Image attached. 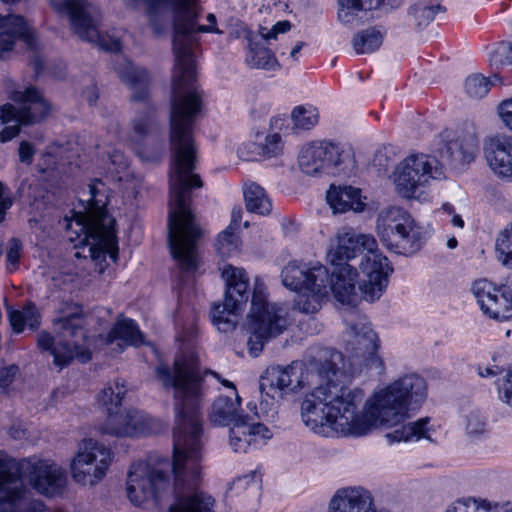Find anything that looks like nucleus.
Wrapping results in <instances>:
<instances>
[{
  "label": "nucleus",
  "mask_w": 512,
  "mask_h": 512,
  "mask_svg": "<svg viewBox=\"0 0 512 512\" xmlns=\"http://www.w3.org/2000/svg\"><path fill=\"white\" fill-rule=\"evenodd\" d=\"M113 69L118 74L122 82L129 85L133 94L131 99L139 102L141 107L132 121V130L134 137L138 140L148 135L156 124L155 106L148 99V85L150 76L146 69L134 66L128 59L121 55H116L113 63Z\"/></svg>",
  "instance_id": "obj_11"
},
{
  "label": "nucleus",
  "mask_w": 512,
  "mask_h": 512,
  "mask_svg": "<svg viewBox=\"0 0 512 512\" xmlns=\"http://www.w3.org/2000/svg\"><path fill=\"white\" fill-rule=\"evenodd\" d=\"M0 58L5 59L6 53L13 50L15 41L22 39L29 49H35V37L31 27L20 15L0 14Z\"/></svg>",
  "instance_id": "obj_18"
},
{
  "label": "nucleus",
  "mask_w": 512,
  "mask_h": 512,
  "mask_svg": "<svg viewBox=\"0 0 512 512\" xmlns=\"http://www.w3.org/2000/svg\"><path fill=\"white\" fill-rule=\"evenodd\" d=\"M315 273L320 279L315 287L300 291L294 301V307L305 314H314L321 309L322 302L328 296V270L318 268Z\"/></svg>",
  "instance_id": "obj_21"
},
{
  "label": "nucleus",
  "mask_w": 512,
  "mask_h": 512,
  "mask_svg": "<svg viewBox=\"0 0 512 512\" xmlns=\"http://www.w3.org/2000/svg\"><path fill=\"white\" fill-rule=\"evenodd\" d=\"M278 34L279 33L277 31L273 30V26L270 29H267L264 27L260 28V35H261L262 40H266V41L275 40V39H277Z\"/></svg>",
  "instance_id": "obj_53"
},
{
  "label": "nucleus",
  "mask_w": 512,
  "mask_h": 512,
  "mask_svg": "<svg viewBox=\"0 0 512 512\" xmlns=\"http://www.w3.org/2000/svg\"><path fill=\"white\" fill-rule=\"evenodd\" d=\"M109 159L117 169H124L128 166L127 160L122 152L113 150L112 153L108 152Z\"/></svg>",
  "instance_id": "obj_50"
},
{
  "label": "nucleus",
  "mask_w": 512,
  "mask_h": 512,
  "mask_svg": "<svg viewBox=\"0 0 512 512\" xmlns=\"http://www.w3.org/2000/svg\"><path fill=\"white\" fill-rule=\"evenodd\" d=\"M226 283L223 303H213L211 321L219 332L228 333L235 329L239 313L246 306L250 296L249 281L244 269L225 265L221 273Z\"/></svg>",
  "instance_id": "obj_10"
},
{
  "label": "nucleus",
  "mask_w": 512,
  "mask_h": 512,
  "mask_svg": "<svg viewBox=\"0 0 512 512\" xmlns=\"http://www.w3.org/2000/svg\"><path fill=\"white\" fill-rule=\"evenodd\" d=\"M430 418L424 417L413 422H408L385 435L389 444L399 442L418 441L426 439L432 441Z\"/></svg>",
  "instance_id": "obj_26"
},
{
  "label": "nucleus",
  "mask_w": 512,
  "mask_h": 512,
  "mask_svg": "<svg viewBox=\"0 0 512 512\" xmlns=\"http://www.w3.org/2000/svg\"><path fill=\"white\" fill-rule=\"evenodd\" d=\"M242 219V209L241 207H234L231 212V221L228 225L227 229L238 231L240 228V222Z\"/></svg>",
  "instance_id": "obj_51"
},
{
  "label": "nucleus",
  "mask_w": 512,
  "mask_h": 512,
  "mask_svg": "<svg viewBox=\"0 0 512 512\" xmlns=\"http://www.w3.org/2000/svg\"><path fill=\"white\" fill-rule=\"evenodd\" d=\"M495 82L497 81L493 79V76L491 78H487L482 74H472L466 78L464 89L469 97L480 99L488 93Z\"/></svg>",
  "instance_id": "obj_37"
},
{
  "label": "nucleus",
  "mask_w": 512,
  "mask_h": 512,
  "mask_svg": "<svg viewBox=\"0 0 512 512\" xmlns=\"http://www.w3.org/2000/svg\"><path fill=\"white\" fill-rule=\"evenodd\" d=\"M318 110L313 106H296L291 119L297 130H310L318 123Z\"/></svg>",
  "instance_id": "obj_38"
},
{
  "label": "nucleus",
  "mask_w": 512,
  "mask_h": 512,
  "mask_svg": "<svg viewBox=\"0 0 512 512\" xmlns=\"http://www.w3.org/2000/svg\"><path fill=\"white\" fill-rule=\"evenodd\" d=\"M458 245V242H457V239L455 237H452L450 239H448L447 241V247L450 248V249H454L456 248Z\"/></svg>",
  "instance_id": "obj_62"
},
{
  "label": "nucleus",
  "mask_w": 512,
  "mask_h": 512,
  "mask_svg": "<svg viewBox=\"0 0 512 512\" xmlns=\"http://www.w3.org/2000/svg\"><path fill=\"white\" fill-rule=\"evenodd\" d=\"M478 150V140L474 134L467 133L446 144L448 158L461 163H470Z\"/></svg>",
  "instance_id": "obj_30"
},
{
  "label": "nucleus",
  "mask_w": 512,
  "mask_h": 512,
  "mask_svg": "<svg viewBox=\"0 0 512 512\" xmlns=\"http://www.w3.org/2000/svg\"><path fill=\"white\" fill-rule=\"evenodd\" d=\"M327 202L334 213L363 211L365 202L362 200L361 190L352 186H331L326 195Z\"/></svg>",
  "instance_id": "obj_23"
},
{
  "label": "nucleus",
  "mask_w": 512,
  "mask_h": 512,
  "mask_svg": "<svg viewBox=\"0 0 512 512\" xmlns=\"http://www.w3.org/2000/svg\"><path fill=\"white\" fill-rule=\"evenodd\" d=\"M318 268L326 267L321 264L289 262L282 270V282L285 287L296 292L315 287L317 282H320L315 275Z\"/></svg>",
  "instance_id": "obj_20"
},
{
  "label": "nucleus",
  "mask_w": 512,
  "mask_h": 512,
  "mask_svg": "<svg viewBox=\"0 0 512 512\" xmlns=\"http://www.w3.org/2000/svg\"><path fill=\"white\" fill-rule=\"evenodd\" d=\"M7 199H12L8 194V188L2 182H0V202H3Z\"/></svg>",
  "instance_id": "obj_59"
},
{
  "label": "nucleus",
  "mask_w": 512,
  "mask_h": 512,
  "mask_svg": "<svg viewBox=\"0 0 512 512\" xmlns=\"http://www.w3.org/2000/svg\"><path fill=\"white\" fill-rule=\"evenodd\" d=\"M442 209L447 212L448 214H455L454 213V207L450 203H444L442 205Z\"/></svg>",
  "instance_id": "obj_61"
},
{
  "label": "nucleus",
  "mask_w": 512,
  "mask_h": 512,
  "mask_svg": "<svg viewBox=\"0 0 512 512\" xmlns=\"http://www.w3.org/2000/svg\"><path fill=\"white\" fill-rule=\"evenodd\" d=\"M24 479L47 497L61 495L68 482L66 470L50 460L15 462L0 451V512H49L41 500L32 498Z\"/></svg>",
  "instance_id": "obj_2"
},
{
  "label": "nucleus",
  "mask_w": 512,
  "mask_h": 512,
  "mask_svg": "<svg viewBox=\"0 0 512 512\" xmlns=\"http://www.w3.org/2000/svg\"><path fill=\"white\" fill-rule=\"evenodd\" d=\"M241 398L235 393V398L219 396L212 404L209 412L210 422L217 426H232L238 419H245L248 416L238 413Z\"/></svg>",
  "instance_id": "obj_25"
},
{
  "label": "nucleus",
  "mask_w": 512,
  "mask_h": 512,
  "mask_svg": "<svg viewBox=\"0 0 512 512\" xmlns=\"http://www.w3.org/2000/svg\"><path fill=\"white\" fill-rule=\"evenodd\" d=\"M113 453L104 444L94 439H83L71 460L73 480L83 486H94L106 475Z\"/></svg>",
  "instance_id": "obj_14"
},
{
  "label": "nucleus",
  "mask_w": 512,
  "mask_h": 512,
  "mask_svg": "<svg viewBox=\"0 0 512 512\" xmlns=\"http://www.w3.org/2000/svg\"><path fill=\"white\" fill-rule=\"evenodd\" d=\"M445 11V7L440 4L427 5L423 3H417L409 8L408 13L415 18L418 26H426L434 20L438 12Z\"/></svg>",
  "instance_id": "obj_41"
},
{
  "label": "nucleus",
  "mask_w": 512,
  "mask_h": 512,
  "mask_svg": "<svg viewBox=\"0 0 512 512\" xmlns=\"http://www.w3.org/2000/svg\"><path fill=\"white\" fill-rule=\"evenodd\" d=\"M265 290L264 283L256 277L251 294V309L248 314L250 336L247 346L252 357H258L265 343L282 334L287 325L284 310L277 304L266 301Z\"/></svg>",
  "instance_id": "obj_6"
},
{
  "label": "nucleus",
  "mask_w": 512,
  "mask_h": 512,
  "mask_svg": "<svg viewBox=\"0 0 512 512\" xmlns=\"http://www.w3.org/2000/svg\"><path fill=\"white\" fill-rule=\"evenodd\" d=\"M486 418L478 410L470 412L467 416L466 430L469 434L477 435L485 431Z\"/></svg>",
  "instance_id": "obj_43"
},
{
  "label": "nucleus",
  "mask_w": 512,
  "mask_h": 512,
  "mask_svg": "<svg viewBox=\"0 0 512 512\" xmlns=\"http://www.w3.org/2000/svg\"><path fill=\"white\" fill-rule=\"evenodd\" d=\"M315 150H320V161L323 162L325 174H334V169L343 164L352 156L351 150L343 147L339 143L331 141L312 142Z\"/></svg>",
  "instance_id": "obj_28"
},
{
  "label": "nucleus",
  "mask_w": 512,
  "mask_h": 512,
  "mask_svg": "<svg viewBox=\"0 0 512 512\" xmlns=\"http://www.w3.org/2000/svg\"><path fill=\"white\" fill-rule=\"evenodd\" d=\"M497 385L500 399L512 407V372H508L503 379H498Z\"/></svg>",
  "instance_id": "obj_45"
},
{
  "label": "nucleus",
  "mask_w": 512,
  "mask_h": 512,
  "mask_svg": "<svg viewBox=\"0 0 512 512\" xmlns=\"http://www.w3.org/2000/svg\"><path fill=\"white\" fill-rule=\"evenodd\" d=\"M40 312L32 301H27L22 310L8 308V319L14 333L20 334L25 326L36 330L40 326Z\"/></svg>",
  "instance_id": "obj_29"
},
{
  "label": "nucleus",
  "mask_w": 512,
  "mask_h": 512,
  "mask_svg": "<svg viewBox=\"0 0 512 512\" xmlns=\"http://www.w3.org/2000/svg\"><path fill=\"white\" fill-rule=\"evenodd\" d=\"M84 97H85V99L87 100V102L89 103L90 106H93L94 104H96L97 99H98L97 88L95 86L88 87L84 91Z\"/></svg>",
  "instance_id": "obj_52"
},
{
  "label": "nucleus",
  "mask_w": 512,
  "mask_h": 512,
  "mask_svg": "<svg viewBox=\"0 0 512 512\" xmlns=\"http://www.w3.org/2000/svg\"><path fill=\"white\" fill-rule=\"evenodd\" d=\"M50 4L58 14L68 17L73 32L81 40L107 52L121 50L118 38L100 31L102 14L97 5L88 0H50Z\"/></svg>",
  "instance_id": "obj_8"
},
{
  "label": "nucleus",
  "mask_w": 512,
  "mask_h": 512,
  "mask_svg": "<svg viewBox=\"0 0 512 512\" xmlns=\"http://www.w3.org/2000/svg\"><path fill=\"white\" fill-rule=\"evenodd\" d=\"M291 22L288 20L278 21L273 25V30L277 31L279 34H284L291 29Z\"/></svg>",
  "instance_id": "obj_54"
},
{
  "label": "nucleus",
  "mask_w": 512,
  "mask_h": 512,
  "mask_svg": "<svg viewBox=\"0 0 512 512\" xmlns=\"http://www.w3.org/2000/svg\"><path fill=\"white\" fill-rule=\"evenodd\" d=\"M22 243L17 238H12L9 242V248L7 251L6 259H7V269L9 271H14L18 267L19 259L22 251Z\"/></svg>",
  "instance_id": "obj_44"
},
{
  "label": "nucleus",
  "mask_w": 512,
  "mask_h": 512,
  "mask_svg": "<svg viewBox=\"0 0 512 512\" xmlns=\"http://www.w3.org/2000/svg\"><path fill=\"white\" fill-rule=\"evenodd\" d=\"M357 272L351 265L334 267L328 275V292L331 291L337 301L352 304L355 299V282Z\"/></svg>",
  "instance_id": "obj_22"
},
{
  "label": "nucleus",
  "mask_w": 512,
  "mask_h": 512,
  "mask_svg": "<svg viewBox=\"0 0 512 512\" xmlns=\"http://www.w3.org/2000/svg\"><path fill=\"white\" fill-rule=\"evenodd\" d=\"M491 170L500 178L512 180V138L497 135L489 139L484 148Z\"/></svg>",
  "instance_id": "obj_19"
},
{
  "label": "nucleus",
  "mask_w": 512,
  "mask_h": 512,
  "mask_svg": "<svg viewBox=\"0 0 512 512\" xmlns=\"http://www.w3.org/2000/svg\"><path fill=\"white\" fill-rule=\"evenodd\" d=\"M490 66L495 69L493 79L501 84H512V44L500 42L489 58Z\"/></svg>",
  "instance_id": "obj_27"
},
{
  "label": "nucleus",
  "mask_w": 512,
  "mask_h": 512,
  "mask_svg": "<svg viewBox=\"0 0 512 512\" xmlns=\"http://www.w3.org/2000/svg\"><path fill=\"white\" fill-rule=\"evenodd\" d=\"M116 341H120V343H117V346L122 351L126 346L138 347L142 345L144 343V335L134 320L119 317L107 335V342L109 344H113Z\"/></svg>",
  "instance_id": "obj_24"
},
{
  "label": "nucleus",
  "mask_w": 512,
  "mask_h": 512,
  "mask_svg": "<svg viewBox=\"0 0 512 512\" xmlns=\"http://www.w3.org/2000/svg\"><path fill=\"white\" fill-rule=\"evenodd\" d=\"M471 292L485 315L501 321L512 317V273L498 287L486 279L477 280Z\"/></svg>",
  "instance_id": "obj_15"
},
{
  "label": "nucleus",
  "mask_w": 512,
  "mask_h": 512,
  "mask_svg": "<svg viewBox=\"0 0 512 512\" xmlns=\"http://www.w3.org/2000/svg\"><path fill=\"white\" fill-rule=\"evenodd\" d=\"M495 251L499 261L512 267V222L497 237Z\"/></svg>",
  "instance_id": "obj_40"
},
{
  "label": "nucleus",
  "mask_w": 512,
  "mask_h": 512,
  "mask_svg": "<svg viewBox=\"0 0 512 512\" xmlns=\"http://www.w3.org/2000/svg\"><path fill=\"white\" fill-rule=\"evenodd\" d=\"M54 326L59 334V341L49 332L42 331L37 335V346L41 352H48L53 356L55 366L64 368L75 357L82 363L91 360L87 322L80 309L55 319Z\"/></svg>",
  "instance_id": "obj_4"
},
{
  "label": "nucleus",
  "mask_w": 512,
  "mask_h": 512,
  "mask_svg": "<svg viewBox=\"0 0 512 512\" xmlns=\"http://www.w3.org/2000/svg\"><path fill=\"white\" fill-rule=\"evenodd\" d=\"M126 394L124 382L109 383L98 395L97 401L107 412L106 422L99 426V432L115 437H136L150 433L146 416L138 410H120Z\"/></svg>",
  "instance_id": "obj_9"
},
{
  "label": "nucleus",
  "mask_w": 512,
  "mask_h": 512,
  "mask_svg": "<svg viewBox=\"0 0 512 512\" xmlns=\"http://www.w3.org/2000/svg\"><path fill=\"white\" fill-rule=\"evenodd\" d=\"M35 150L28 141H22L19 145L18 155L22 163L31 164Z\"/></svg>",
  "instance_id": "obj_48"
},
{
  "label": "nucleus",
  "mask_w": 512,
  "mask_h": 512,
  "mask_svg": "<svg viewBox=\"0 0 512 512\" xmlns=\"http://www.w3.org/2000/svg\"><path fill=\"white\" fill-rule=\"evenodd\" d=\"M259 390L261 393L259 411H256L255 415L259 418H265L266 420H273L277 414L279 401L283 396L272 391Z\"/></svg>",
  "instance_id": "obj_39"
},
{
  "label": "nucleus",
  "mask_w": 512,
  "mask_h": 512,
  "mask_svg": "<svg viewBox=\"0 0 512 512\" xmlns=\"http://www.w3.org/2000/svg\"><path fill=\"white\" fill-rule=\"evenodd\" d=\"M301 364L294 362L285 367L273 366L261 376L259 389L283 396L303 387Z\"/></svg>",
  "instance_id": "obj_16"
},
{
  "label": "nucleus",
  "mask_w": 512,
  "mask_h": 512,
  "mask_svg": "<svg viewBox=\"0 0 512 512\" xmlns=\"http://www.w3.org/2000/svg\"><path fill=\"white\" fill-rule=\"evenodd\" d=\"M338 18L344 24H352L361 11L371 10V0H338Z\"/></svg>",
  "instance_id": "obj_35"
},
{
  "label": "nucleus",
  "mask_w": 512,
  "mask_h": 512,
  "mask_svg": "<svg viewBox=\"0 0 512 512\" xmlns=\"http://www.w3.org/2000/svg\"><path fill=\"white\" fill-rule=\"evenodd\" d=\"M451 223H452L453 226L458 227V228H463L464 227V220L458 214H453L452 219H451Z\"/></svg>",
  "instance_id": "obj_58"
},
{
  "label": "nucleus",
  "mask_w": 512,
  "mask_h": 512,
  "mask_svg": "<svg viewBox=\"0 0 512 512\" xmlns=\"http://www.w3.org/2000/svg\"><path fill=\"white\" fill-rule=\"evenodd\" d=\"M261 154L264 157H274L278 155L282 150V140L279 134L268 135L265 138V143L260 145Z\"/></svg>",
  "instance_id": "obj_42"
},
{
  "label": "nucleus",
  "mask_w": 512,
  "mask_h": 512,
  "mask_svg": "<svg viewBox=\"0 0 512 512\" xmlns=\"http://www.w3.org/2000/svg\"><path fill=\"white\" fill-rule=\"evenodd\" d=\"M320 153V150L314 149L312 142L305 145L298 156L300 170L310 176L325 174L323 162L319 158Z\"/></svg>",
  "instance_id": "obj_34"
},
{
  "label": "nucleus",
  "mask_w": 512,
  "mask_h": 512,
  "mask_svg": "<svg viewBox=\"0 0 512 512\" xmlns=\"http://www.w3.org/2000/svg\"><path fill=\"white\" fill-rule=\"evenodd\" d=\"M401 0H371V10L379 9L385 12L398 8Z\"/></svg>",
  "instance_id": "obj_49"
},
{
  "label": "nucleus",
  "mask_w": 512,
  "mask_h": 512,
  "mask_svg": "<svg viewBox=\"0 0 512 512\" xmlns=\"http://www.w3.org/2000/svg\"><path fill=\"white\" fill-rule=\"evenodd\" d=\"M11 99L20 104L16 109L12 104L0 106V120L2 124L14 121V125L6 126L0 132V142L12 140L20 132V125H30L43 120L50 111L49 104L35 87H28L24 91H14Z\"/></svg>",
  "instance_id": "obj_13"
},
{
  "label": "nucleus",
  "mask_w": 512,
  "mask_h": 512,
  "mask_svg": "<svg viewBox=\"0 0 512 512\" xmlns=\"http://www.w3.org/2000/svg\"><path fill=\"white\" fill-rule=\"evenodd\" d=\"M71 226H72V222L68 223L67 224V229H71Z\"/></svg>",
  "instance_id": "obj_64"
},
{
  "label": "nucleus",
  "mask_w": 512,
  "mask_h": 512,
  "mask_svg": "<svg viewBox=\"0 0 512 512\" xmlns=\"http://www.w3.org/2000/svg\"><path fill=\"white\" fill-rule=\"evenodd\" d=\"M241 241L237 231L224 229L215 241V249L221 257H230L238 251Z\"/></svg>",
  "instance_id": "obj_36"
},
{
  "label": "nucleus",
  "mask_w": 512,
  "mask_h": 512,
  "mask_svg": "<svg viewBox=\"0 0 512 512\" xmlns=\"http://www.w3.org/2000/svg\"><path fill=\"white\" fill-rule=\"evenodd\" d=\"M305 43L302 42V41H299L298 43H296V45L292 48V50L290 51V57L294 60H297V56L299 54V52L301 51V49L304 47Z\"/></svg>",
  "instance_id": "obj_57"
},
{
  "label": "nucleus",
  "mask_w": 512,
  "mask_h": 512,
  "mask_svg": "<svg viewBox=\"0 0 512 512\" xmlns=\"http://www.w3.org/2000/svg\"><path fill=\"white\" fill-rule=\"evenodd\" d=\"M498 113L503 124L512 132V98L500 103Z\"/></svg>",
  "instance_id": "obj_47"
},
{
  "label": "nucleus",
  "mask_w": 512,
  "mask_h": 512,
  "mask_svg": "<svg viewBox=\"0 0 512 512\" xmlns=\"http://www.w3.org/2000/svg\"><path fill=\"white\" fill-rule=\"evenodd\" d=\"M444 176L443 166L434 156L412 154L405 158L396 168L394 182L398 193L405 198L421 199L424 188L432 180H441Z\"/></svg>",
  "instance_id": "obj_12"
},
{
  "label": "nucleus",
  "mask_w": 512,
  "mask_h": 512,
  "mask_svg": "<svg viewBox=\"0 0 512 512\" xmlns=\"http://www.w3.org/2000/svg\"><path fill=\"white\" fill-rule=\"evenodd\" d=\"M344 322L348 367L340 351L321 350L317 370L325 383L302 401V422L316 434H324L330 428L354 437L364 436L375 427L397 426L409 417V411L418 410L425 402L426 380L418 373H407L375 390L366 400L363 389L342 384L338 377L343 374L385 373L384 360L378 354L380 341L367 318L350 308Z\"/></svg>",
  "instance_id": "obj_1"
},
{
  "label": "nucleus",
  "mask_w": 512,
  "mask_h": 512,
  "mask_svg": "<svg viewBox=\"0 0 512 512\" xmlns=\"http://www.w3.org/2000/svg\"><path fill=\"white\" fill-rule=\"evenodd\" d=\"M100 180H95L88 185L89 198L86 200L87 214L75 213L74 222L78 229V235H83L91 247L90 252L93 258L109 254L110 258L116 261L118 258V242L115 231V220L107 221L105 216V196L98 189Z\"/></svg>",
  "instance_id": "obj_5"
},
{
  "label": "nucleus",
  "mask_w": 512,
  "mask_h": 512,
  "mask_svg": "<svg viewBox=\"0 0 512 512\" xmlns=\"http://www.w3.org/2000/svg\"><path fill=\"white\" fill-rule=\"evenodd\" d=\"M18 372L16 365H10L8 367L0 368V389L5 391L14 381V378Z\"/></svg>",
  "instance_id": "obj_46"
},
{
  "label": "nucleus",
  "mask_w": 512,
  "mask_h": 512,
  "mask_svg": "<svg viewBox=\"0 0 512 512\" xmlns=\"http://www.w3.org/2000/svg\"><path fill=\"white\" fill-rule=\"evenodd\" d=\"M221 383H222L225 387L231 388V389L234 391V394H235V393H237V392H236L235 385H234L231 381L224 379V380H221Z\"/></svg>",
  "instance_id": "obj_63"
},
{
  "label": "nucleus",
  "mask_w": 512,
  "mask_h": 512,
  "mask_svg": "<svg viewBox=\"0 0 512 512\" xmlns=\"http://www.w3.org/2000/svg\"><path fill=\"white\" fill-rule=\"evenodd\" d=\"M245 62L250 68L274 70L279 66L273 52L263 42L248 39Z\"/></svg>",
  "instance_id": "obj_31"
},
{
  "label": "nucleus",
  "mask_w": 512,
  "mask_h": 512,
  "mask_svg": "<svg viewBox=\"0 0 512 512\" xmlns=\"http://www.w3.org/2000/svg\"><path fill=\"white\" fill-rule=\"evenodd\" d=\"M358 255H362L359 268L363 274L359 289L366 301L374 302L386 290L393 272L388 258L377 251L374 237L354 232L341 233L336 245L329 250L328 259L334 267H341L349 265L348 262Z\"/></svg>",
  "instance_id": "obj_3"
},
{
  "label": "nucleus",
  "mask_w": 512,
  "mask_h": 512,
  "mask_svg": "<svg viewBox=\"0 0 512 512\" xmlns=\"http://www.w3.org/2000/svg\"><path fill=\"white\" fill-rule=\"evenodd\" d=\"M249 417L238 419L229 429V443L235 452L246 453L250 447L264 445L272 432L261 423H249Z\"/></svg>",
  "instance_id": "obj_17"
},
{
  "label": "nucleus",
  "mask_w": 512,
  "mask_h": 512,
  "mask_svg": "<svg viewBox=\"0 0 512 512\" xmlns=\"http://www.w3.org/2000/svg\"><path fill=\"white\" fill-rule=\"evenodd\" d=\"M386 30L373 26L356 33L351 44L356 54H369L377 51L383 43Z\"/></svg>",
  "instance_id": "obj_32"
},
{
  "label": "nucleus",
  "mask_w": 512,
  "mask_h": 512,
  "mask_svg": "<svg viewBox=\"0 0 512 512\" xmlns=\"http://www.w3.org/2000/svg\"><path fill=\"white\" fill-rule=\"evenodd\" d=\"M32 64L34 66L35 73L38 75L43 69V63L38 56H35L32 60Z\"/></svg>",
  "instance_id": "obj_60"
},
{
  "label": "nucleus",
  "mask_w": 512,
  "mask_h": 512,
  "mask_svg": "<svg viewBox=\"0 0 512 512\" xmlns=\"http://www.w3.org/2000/svg\"><path fill=\"white\" fill-rule=\"evenodd\" d=\"M244 200L246 209L251 213L262 216L268 215L272 209V203L265 190L257 183H249L244 187Z\"/></svg>",
  "instance_id": "obj_33"
},
{
  "label": "nucleus",
  "mask_w": 512,
  "mask_h": 512,
  "mask_svg": "<svg viewBox=\"0 0 512 512\" xmlns=\"http://www.w3.org/2000/svg\"><path fill=\"white\" fill-rule=\"evenodd\" d=\"M378 235L391 252L410 257L426 243L429 234L400 207H391L378 217Z\"/></svg>",
  "instance_id": "obj_7"
},
{
  "label": "nucleus",
  "mask_w": 512,
  "mask_h": 512,
  "mask_svg": "<svg viewBox=\"0 0 512 512\" xmlns=\"http://www.w3.org/2000/svg\"><path fill=\"white\" fill-rule=\"evenodd\" d=\"M500 370L498 367H496V370L492 369V368H489V367H486L485 369H481L479 368V375L481 377H490V376H494L496 375L497 373H499Z\"/></svg>",
  "instance_id": "obj_56"
},
{
  "label": "nucleus",
  "mask_w": 512,
  "mask_h": 512,
  "mask_svg": "<svg viewBox=\"0 0 512 512\" xmlns=\"http://www.w3.org/2000/svg\"><path fill=\"white\" fill-rule=\"evenodd\" d=\"M13 204L12 199L4 200L0 202V223L5 219L6 210H8Z\"/></svg>",
  "instance_id": "obj_55"
}]
</instances>
